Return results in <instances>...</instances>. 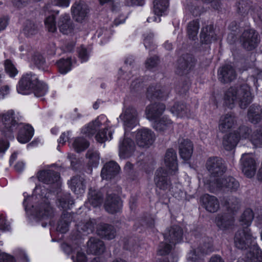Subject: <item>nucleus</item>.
Here are the masks:
<instances>
[{
    "label": "nucleus",
    "instance_id": "33",
    "mask_svg": "<svg viewBox=\"0 0 262 262\" xmlns=\"http://www.w3.org/2000/svg\"><path fill=\"white\" fill-rule=\"evenodd\" d=\"M168 7V0H155L154 2L153 11L158 16L165 14Z\"/></svg>",
    "mask_w": 262,
    "mask_h": 262
},
{
    "label": "nucleus",
    "instance_id": "61",
    "mask_svg": "<svg viewBox=\"0 0 262 262\" xmlns=\"http://www.w3.org/2000/svg\"><path fill=\"white\" fill-rule=\"evenodd\" d=\"M8 148L7 142L0 140V153L4 152Z\"/></svg>",
    "mask_w": 262,
    "mask_h": 262
},
{
    "label": "nucleus",
    "instance_id": "64",
    "mask_svg": "<svg viewBox=\"0 0 262 262\" xmlns=\"http://www.w3.org/2000/svg\"><path fill=\"white\" fill-rule=\"evenodd\" d=\"M143 0H130L127 2V5H142Z\"/></svg>",
    "mask_w": 262,
    "mask_h": 262
},
{
    "label": "nucleus",
    "instance_id": "23",
    "mask_svg": "<svg viewBox=\"0 0 262 262\" xmlns=\"http://www.w3.org/2000/svg\"><path fill=\"white\" fill-rule=\"evenodd\" d=\"M236 76L234 69L231 64H226L218 70L219 80L222 82H228L233 80Z\"/></svg>",
    "mask_w": 262,
    "mask_h": 262
},
{
    "label": "nucleus",
    "instance_id": "27",
    "mask_svg": "<svg viewBox=\"0 0 262 262\" xmlns=\"http://www.w3.org/2000/svg\"><path fill=\"white\" fill-rule=\"evenodd\" d=\"M85 184V180L80 176H76L72 178L69 183L71 190L77 194H81L84 193L86 188Z\"/></svg>",
    "mask_w": 262,
    "mask_h": 262
},
{
    "label": "nucleus",
    "instance_id": "16",
    "mask_svg": "<svg viewBox=\"0 0 262 262\" xmlns=\"http://www.w3.org/2000/svg\"><path fill=\"white\" fill-rule=\"evenodd\" d=\"M242 170L244 174L251 178L254 176L256 171V163L252 154H243L241 158Z\"/></svg>",
    "mask_w": 262,
    "mask_h": 262
},
{
    "label": "nucleus",
    "instance_id": "38",
    "mask_svg": "<svg viewBox=\"0 0 262 262\" xmlns=\"http://www.w3.org/2000/svg\"><path fill=\"white\" fill-rule=\"evenodd\" d=\"M34 86V88L31 90V93H33L37 97L45 96L48 92L47 85L42 82L39 81V80L37 84Z\"/></svg>",
    "mask_w": 262,
    "mask_h": 262
},
{
    "label": "nucleus",
    "instance_id": "29",
    "mask_svg": "<svg viewBox=\"0 0 262 262\" xmlns=\"http://www.w3.org/2000/svg\"><path fill=\"white\" fill-rule=\"evenodd\" d=\"M180 155L182 159L188 160L191 157L193 151L192 142L188 139H184L179 146Z\"/></svg>",
    "mask_w": 262,
    "mask_h": 262
},
{
    "label": "nucleus",
    "instance_id": "20",
    "mask_svg": "<svg viewBox=\"0 0 262 262\" xmlns=\"http://www.w3.org/2000/svg\"><path fill=\"white\" fill-rule=\"evenodd\" d=\"M201 202L205 209L210 212H215L220 207L218 199L213 195L205 194L201 198Z\"/></svg>",
    "mask_w": 262,
    "mask_h": 262
},
{
    "label": "nucleus",
    "instance_id": "57",
    "mask_svg": "<svg viewBox=\"0 0 262 262\" xmlns=\"http://www.w3.org/2000/svg\"><path fill=\"white\" fill-rule=\"evenodd\" d=\"M69 222L65 221L63 224H62V222L59 223L57 229L61 233H65L68 230Z\"/></svg>",
    "mask_w": 262,
    "mask_h": 262
},
{
    "label": "nucleus",
    "instance_id": "2",
    "mask_svg": "<svg viewBox=\"0 0 262 262\" xmlns=\"http://www.w3.org/2000/svg\"><path fill=\"white\" fill-rule=\"evenodd\" d=\"M47 192L46 189L36 187L32 195L26 198L25 193H24L23 204L28 213L41 220L51 219L53 216V209L47 199L50 193L49 192L47 195Z\"/></svg>",
    "mask_w": 262,
    "mask_h": 262
},
{
    "label": "nucleus",
    "instance_id": "18",
    "mask_svg": "<svg viewBox=\"0 0 262 262\" xmlns=\"http://www.w3.org/2000/svg\"><path fill=\"white\" fill-rule=\"evenodd\" d=\"M235 117L232 114H227L221 117L219 122V129L222 133L230 132L236 125Z\"/></svg>",
    "mask_w": 262,
    "mask_h": 262
},
{
    "label": "nucleus",
    "instance_id": "31",
    "mask_svg": "<svg viewBox=\"0 0 262 262\" xmlns=\"http://www.w3.org/2000/svg\"><path fill=\"white\" fill-rule=\"evenodd\" d=\"M201 40L204 43H210L216 40L217 37L211 26L203 28L201 31Z\"/></svg>",
    "mask_w": 262,
    "mask_h": 262
},
{
    "label": "nucleus",
    "instance_id": "53",
    "mask_svg": "<svg viewBox=\"0 0 262 262\" xmlns=\"http://www.w3.org/2000/svg\"><path fill=\"white\" fill-rule=\"evenodd\" d=\"M73 258L74 262H86L85 254L80 251H77L76 257Z\"/></svg>",
    "mask_w": 262,
    "mask_h": 262
},
{
    "label": "nucleus",
    "instance_id": "39",
    "mask_svg": "<svg viewBox=\"0 0 262 262\" xmlns=\"http://www.w3.org/2000/svg\"><path fill=\"white\" fill-rule=\"evenodd\" d=\"M88 164L92 167H96L99 163L100 156L97 151L89 150L86 154Z\"/></svg>",
    "mask_w": 262,
    "mask_h": 262
},
{
    "label": "nucleus",
    "instance_id": "56",
    "mask_svg": "<svg viewBox=\"0 0 262 262\" xmlns=\"http://www.w3.org/2000/svg\"><path fill=\"white\" fill-rule=\"evenodd\" d=\"M10 92V87L8 85H4L0 87V99L4 98Z\"/></svg>",
    "mask_w": 262,
    "mask_h": 262
},
{
    "label": "nucleus",
    "instance_id": "54",
    "mask_svg": "<svg viewBox=\"0 0 262 262\" xmlns=\"http://www.w3.org/2000/svg\"><path fill=\"white\" fill-rule=\"evenodd\" d=\"M0 262H15L14 258L10 255L2 253L0 251Z\"/></svg>",
    "mask_w": 262,
    "mask_h": 262
},
{
    "label": "nucleus",
    "instance_id": "24",
    "mask_svg": "<svg viewBox=\"0 0 262 262\" xmlns=\"http://www.w3.org/2000/svg\"><path fill=\"white\" fill-rule=\"evenodd\" d=\"M122 206V203L120 198L116 195H108L104 204V207L106 211L111 213H114L119 211Z\"/></svg>",
    "mask_w": 262,
    "mask_h": 262
},
{
    "label": "nucleus",
    "instance_id": "48",
    "mask_svg": "<svg viewBox=\"0 0 262 262\" xmlns=\"http://www.w3.org/2000/svg\"><path fill=\"white\" fill-rule=\"evenodd\" d=\"M6 72L10 77H14L17 74L18 71L10 60H6L5 62Z\"/></svg>",
    "mask_w": 262,
    "mask_h": 262
},
{
    "label": "nucleus",
    "instance_id": "32",
    "mask_svg": "<svg viewBox=\"0 0 262 262\" xmlns=\"http://www.w3.org/2000/svg\"><path fill=\"white\" fill-rule=\"evenodd\" d=\"M98 235L107 239H111L115 237L116 231L114 227L106 224L99 225L97 230Z\"/></svg>",
    "mask_w": 262,
    "mask_h": 262
},
{
    "label": "nucleus",
    "instance_id": "40",
    "mask_svg": "<svg viewBox=\"0 0 262 262\" xmlns=\"http://www.w3.org/2000/svg\"><path fill=\"white\" fill-rule=\"evenodd\" d=\"M147 97L151 99H154L155 98L165 99L167 97V94L161 89L151 87L147 90Z\"/></svg>",
    "mask_w": 262,
    "mask_h": 262
},
{
    "label": "nucleus",
    "instance_id": "11",
    "mask_svg": "<svg viewBox=\"0 0 262 262\" xmlns=\"http://www.w3.org/2000/svg\"><path fill=\"white\" fill-rule=\"evenodd\" d=\"M38 78L37 75L29 73L24 74L19 80L17 86L18 93L28 95L31 93V90L37 84Z\"/></svg>",
    "mask_w": 262,
    "mask_h": 262
},
{
    "label": "nucleus",
    "instance_id": "43",
    "mask_svg": "<svg viewBox=\"0 0 262 262\" xmlns=\"http://www.w3.org/2000/svg\"><path fill=\"white\" fill-rule=\"evenodd\" d=\"M89 146V142L82 138H77L75 139L73 146L77 152H80L87 148Z\"/></svg>",
    "mask_w": 262,
    "mask_h": 262
},
{
    "label": "nucleus",
    "instance_id": "9",
    "mask_svg": "<svg viewBox=\"0 0 262 262\" xmlns=\"http://www.w3.org/2000/svg\"><path fill=\"white\" fill-rule=\"evenodd\" d=\"M236 7L238 14L242 16H251L254 18L257 17L262 20V8H259L246 0L239 1Z\"/></svg>",
    "mask_w": 262,
    "mask_h": 262
},
{
    "label": "nucleus",
    "instance_id": "44",
    "mask_svg": "<svg viewBox=\"0 0 262 262\" xmlns=\"http://www.w3.org/2000/svg\"><path fill=\"white\" fill-rule=\"evenodd\" d=\"M73 204V200L71 199L70 194L67 193L58 199V206L63 209H69Z\"/></svg>",
    "mask_w": 262,
    "mask_h": 262
},
{
    "label": "nucleus",
    "instance_id": "58",
    "mask_svg": "<svg viewBox=\"0 0 262 262\" xmlns=\"http://www.w3.org/2000/svg\"><path fill=\"white\" fill-rule=\"evenodd\" d=\"M152 37L153 34L152 33H150L148 36L145 37L144 44L146 48L150 47V43L152 42Z\"/></svg>",
    "mask_w": 262,
    "mask_h": 262
},
{
    "label": "nucleus",
    "instance_id": "37",
    "mask_svg": "<svg viewBox=\"0 0 262 262\" xmlns=\"http://www.w3.org/2000/svg\"><path fill=\"white\" fill-rule=\"evenodd\" d=\"M260 110L258 106H251L249 110L248 117L249 120L253 123H257L261 119Z\"/></svg>",
    "mask_w": 262,
    "mask_h": 262
},
{
    "label": "nucleus",
    "instance_id": "34",
    "mask_svg": "<svg viewBox=\"0 0 262 262\" xmlns=\"http://www.w3.org/2000/svg\"><path fill=\"white\" fill-rule=\"evenodd\" d=\"M58 14L59 11L54 12H48L49 15H47L45 19V25L47 29L49 32H54L56 30V25L55 21V16L54 13Z\"/></svg>",
    "mask_w": 262,
    "mask_h": 262
},
{
    "label": "nucleus",
    "instance_id": "55",
    "mask_svg": "<svg viewBox=\"0 0 262 262\" xmlns=\"http://www.w3.org/2000/svg\"><path fill=\"white\" fill-rule=\"evenodd\" d=\"M9 229V224L7 222L5 216H0V230H8Z\"/></svg>",
    "mask_w": 262,
    "mask_h": 262
},
{
    "label": "nucleus",
    "instance_id": "26",
    "mask_svg": "<svg viewBox=\"0 0 262 262\" xmlns=\"http://www.w3.org/2000/svg\"><path fill=\"white\" fill-rule=\"evenodd\" d=\"M120 170L119 166L114 161L109 162L105 164L101 170L102 179H110L117 174Z\"/></svg>",
    "mask_w": 262,
    "mask_h": 262
},
{
    "label": "nucleus",
    "instance_id": "36",
    "mask_svg": "<svg viewBox=\"0 0 262 262\" xmlns=\"http://www.w3.org/2000/svg\"><path fill=\"white\" fill-rule=\"evenodd\" d=\"M102 203V195L100 193L93 191L90 190L89 193L88 201L86 203L88 205L90 203L94 207H97L99 206Z\"/></svg>",
    "mask_w": 262,
    "mask_h": 262
},
{
    "label": "nucleus",
    "instance_id": "1",
    "mask_svg": "<svg viewBox=\"0 0 262 262\" xmlns=\"http://www.w3.org/2000/svg\"><path fill=\"white\" fill-rule=\"evenodd\" d=\"M206 167L211 177L210 180L205 182V186L211 192L226 188L234 190L239 187L238 182L234 178L231 177H222L226 168L221 158H210L207 162Z\"/></svg>",
    "mask_w": 262,
    "mask_h": 262
},
{
    "label": "nucleus",
    "instance_id": "52",
    "mask_svg": "<svg viewBox=\"0 0 262 262\" xmlns=\"http://www.w3.org/2000/svg\"><path fill=\"white\" fill-rule=\"evenodd\" d=\"M54 5L61 7H68L70 5V0H53Z\"/></svg>",
    "mask_w": 262,
    "mask_h": 262
},
{
    "label": "nucleus",
    "instance_id": "14",
    "mask_svg": "<svg viewBox=\"0 0 262 262\" xmlns=\"http://www.w3.org/2000/svg\"><path fill=\"white\" fill-rule=\"evenodd\" d=\"M134 137L137 144L144 148L150 147L156 138L155 133L147 128L138 130L134 133Z\"/></svg>",
    "mask_w": 262,
    "mask_h": 262
},
{
    "label": "nucleus",
    "instance_id": "42",
    "mask_svg": "<svg viewBox=\"0 0 262 262\" xmlns=\"http://www.w3.org/2000/svg\"><path fill=\"white\" fill-rule=\"evenodd\" d=\"M30 62L39 69L45 70L46 69L45 59L42 55L38 53H35L32 56Z\"/></svg>",
    "mask_w": 262,
    "mask_h": 262
},
{
    "label": "nucleus",
    "instance_id": "15",
    "mask_svg": "<svg viewBox=\"0 0 262 262\" xmlns=\"http://www.w3.org/2000/svg\"><path fill=\"white\" fill-rule=\"evenodd\" d=\"M119 118L124 123L125 130L126 128L134 127L138 123L137 111L133 107L124 110Z\"/></svg>",
    "mask_w": 262,
    "mask_h": 262
},
{
    "label": "nucleus",
    "instance_id": "60",
    "mask_svg": "<svg viewBox=\"0 0 262 262\" xmlns=\"http://www.w3.org/2000/svg\"><path fill=\"white\" fill-rule=\"evenodd\" d=\"M8 25V19L7 17L0 18V31L4 30Z\"/></svg>",
    "mask_w": 262,
    "mask_h": 262
},
{
    "label": "nucleus",
    "instance_id": "63",
    "mask_svg": "<svg viewBox=\"0 0 262 262\" xmlns=\"http://www.w3.org/2000/svg\"><path fill=\"white\" fill-rule=\"evenodd\" d=\"M75 45V43L74 41L67 42L65 44V49L67 51H71L73 49Z\"/></svg>",
    "mask_w": 262,
    "mask_h": 262
},
{
    "label": "nucleus",
    "instance_id": "45",
    "mask_svg": "<svg viewBox=\"0 0 262 262\" xmlns=\"http://www.w3.org/2000/svg\"><path fill=\"white\" fill-rule=\"evenodd\" d=\"M95 220H90L85 223H81L78 225V230L79 232L82 231L86 234H89L93 231L94 229Z\"/></svg>",
    "mask_w": 262,
    "mask_h": 262
},
{
    "label": "nucleus",
    "instance_id": "62",
    "mask_svg": "<svg viewBox=\"0 0 262 262\" xmlns=\"http://www.w3.org/2000/svg\"><path fill=\"white\" fill-rule=\"evenodd\" d=\"M25 168V164L23 162H18L15 165V169L17 171H21Z\"/></svg>",
    "mask_w": 262,
    "mask_h": 262
},
{
    "label": "nucleus",
    "instance_id": "3",
    "mask_svg": "<svg viewBox=\"0 0 262 262\" xmlns=\"http://www.w3.org/2000/svg\"><path fill=\"white\" fill-rule=\"evenodd\" d=\"M165 170L159 168L156 172L155 182L157 186L161 189L167 190L170 188V182L167 179L168 173L175 174L178 170L177 157L176 151L172 149L166 151L164 157Z\"/></svg>",
    "mask_w": 262,
    "mask_h": 262
},
{
    "label": "nucleus",
    "instance_id": "4",
    "mask_svg": "<svg viewBox=\"0 0 262 262\" xmlns=\"http://www.w3.org/2000/svg\"><path fill=\"white\" fill-rule=\"evenodd\" d=\"M98 132L96 135V140L100 143L112 139L114 130L110 125V121L104 115H101L94 121L82 128L81 132L88 136H91Z\"/></svg>",
    "mask_w": 262,
    "mask_h": 262
},
{
    "label": "nucleus",
    "instance_id": "47",
    "mask_svg": "<svg viewBox=\"0 0 262 262\" xmlns=\"http://www.w3.org/2000/svg\"><path fill=\"white\" fill-rule=\"evenodd\" d=\"M24 32L26 35L29 36L36 33L37 28L33 23L27 20L24 26Z\"/></svg>",
    "mask_w": 262,
    "mask_h": 262
},
{
    "label": "nucleus",
    "instance_id": "5",
    "mask_svg": "<svg viewBox=\"0 0 262 262\" xmlns=\"http://www.w3.org/2000/svg\"><path fill=\"white\" fill-rule=\"evenodd\" d=\"M252 100L250 88L245 83L230 87L225 92L224 96L226 105L230 107L232 105L238 103L241 108H245Z\"/></svg>",
    "mask_w": 262,
    "mask_h": 262
},
{
    "label": "nucleus",
    "instance_id": "10",
    "mask_svg": "<svg viewBox=\"0 0 262 262\" xmlns=\"http://www.w3.org/2000/svg\"><path fill=\"white\" fill-rule=\"evenodd\" d=\"M250 132V129L246 126L240 127L236 132L230 133L224 137L223 145L227 150H231L237 144L241 139L247 138Z\"/></svg>",
    "mask_w": 262,
    "mask_h": 262
},
{
    "label": "nucleus",
    "instance_id": "35",
    "mask_svg": "<svg viewBox=\"0 0 262 262\" xmlns=\"http://www.w3.org/2000/svg\"><path fill=\"white\" fill-rule=\"evenodd\" d=\"M72 62L71 58L61 59L57 62V66L59 72L65 74L71 70Z\"/></svg>",
    "mask_w": 262,
    "mask_h": 262
},
{
    "label": "nucleus",
    "instance_id": "8",
    "mask_svg": "<svg viewBox=\"0 0 262 262\" xmlns=\"http://www.w3.org/2000/svg\"><path fill=\"white\" fill-rule=\"evenodd\" d=\"M183 232L178 226H173L167 229L164 233V241L161 243L158 253L164 255L169 253L173 246L182 240Z\"/></svg>",
    "mask_w": 262,
    "mask_h": 262
},
{
    "label": "nucleus",
    "instance_id": "50",
    "mask_svg": "<svg viewBox=\"0 0 262 262\" xmlns=\"http://www.w3.org/2000/svg\"><path fill=\"white\" fill-rule=\"evenodd\" d=\"M79 57L81 62L86 61L89 57V54L86 48L83 46H81L78 50Z\"/></svg>",
    "mask_w": 262,
    "mask_h": 262
},
{
    "label": "nucleus",
    "instance_id": "30",
    "mask_svg": "<svg viewBox=\"0 0 262 262\" xmlns=\"http://www.w3.org/2000/svg\"><path fill=\"white\" fill-rule=\"evenodd\" d=\"M87 245L89 252L94 254L103 253L105 249L103 242L96 238H91Z\"/></svg>",
    "mask_w": 262,
    "mask_h": 262
},
{
    "label": "nucleus",
    "instance_id": "6",
    "mask_svg": "<svg viewBox=\"0 0 262 262\" xmlns=\"http://www.w3.org/2000/svg\"><path fill=\"white\" fill-rule=\"evenodd\" d=\"M165 110V106L162 103H154L149 105L146 109V118L150 121H154L153 127L158 131L169 133L173 129L172 121L167 117H163L159 120L157 119L161 116Z\"/></svg>",
    "mask_w": 262,
    "mask_h": 262
},
{
    "label": "nucleus",
    "instance_id": "19",
    "mask_svg": "<svg viewBox=\"0 0 262 262\" xmlns=\"http://www.w3.org/2000/svg\"><path fill=\"white\" fill-rule=\"evenodd\" d=\"M17 129H19V133L17 139L20 143L28 142L34 135V129L30 125L19 123L18 125Z\"/></svg>",
    "mask_w": 262,
    "mask_h": 262
},
{
    "label": "nucleus",
    "instance_id": "12",
    "mask_svg": "<svg viewBox=\"0 0 262 262\" xmlns=\"http://www.w3.org/2000/svg\"><path fill=\"white\" fill-rule=\"evenodd\" d=\"M20 116L18 113L15 114L14 112L11 110L8 111L2 115H0V129L4 131L5 129L10 132H14L17 129L18 125L19 124L18 121Z\"/></svg>",
    "mask_w": 262,
    "mask_h": 262
},
{
    "label": "nucleus",
    "instance_id": "21",
    "mask_svg": "<svg viewBox=\"0 0 262 262\" xmlns=\"http://www.w3.org/2000/svg\"><path fill=\"white\" fill-rule=\"evenodd\" d=\"M71 9L74 19L78 22L83 21L88 13L87 5L82 2L75 3Z\"/></svg>",
    "mask_w": 262,
    "mask_h": 262
},
{
    "label": "nucleus",
    "instance_id": "28",
    "mask_svg": "<svg viewBox=\"0 0 262 262\" xmlns=\"http://www.w3.org/2000/svg\"><path fill=\"white\" fill-rule=\"evenodd\" d=\"M134 149V142L128 138H125L119 144L120 157L122 158H127L130 155Z\"/></svg>",
    "mask_w": 262,
    "mask_h": 262
},
{
    "label": "nucleus",
    "instance_id": "13",
    "mask_svg": "<svg viewBox=\"0 0 262 262\" xmlns=\"http://www.w3.org/2000/svg\"><path fill=\"white\" fill-rule=\"evenodd\" d=\"M240 41L244 48L248 50H252L258 46L260 42V38L255 30L249 28L243 32Z\"/></svg>",
    "mask_w": 262,
    "mask_h": 262
},
{
    "label": "nucleus",
    "instance_id": "59",
    "mask_svg": "<svg viewBox=\"0 0 262 262\" xmlns=\"http://www.w3.org/2000/svg\"><path fill=\"white\" fill-rule=\"evenodd\" d=\"M69 132L63 133L58 140V142L59 143L63 144L64 143L69 139Z\"/></svg>",
    "mask_w": 262,
    "mask_h": 262
},
{
    "label": "nucleus",
    "instance_id": "46",
    "mask_svg": "<svg viewBox=\"0 0 262 262\" xmlns=\"http://www.w3.org/2000/svg\"><path fill=\"white\" fill-rule=\"evenodd\" d=\"M216 225L221 229H225L232 224V221L225 216L219 215L215 219Z\"/></svg>",
    "mask_w": 262,
    "mask_h": 262
},
{
    "label": "nucleus",
    "instance_id": "7",
    "mask_svg": "<svg viewBox=\"0 0 262 262\" xmlns=\"http://www.w3.org/2000/svg\"><path fill=\"white\" fill-rule=\"evenodd\" d=\"M253 217V211L250 209L245 210L241 217V225L246 226V228L238 230L235 234V245L238 249L246 248L249 245L254 243L255 238L252 236L250 229L248 228L251 225Z\"/></svg>",
    "mask_w": 262,
    "mask_h": 262
},
{
    "label": "nucleus",
    "instance_id": "51",
    "mask_svg": "<svg viewBox=\"0 0 262 262\" xmlns=\"http://www.w3.org/2000/svg\"><path fill=\"white\" fill-rule=\"evenodd\" d=\"M158 63V57L154 56L147 59L145 62L146 67L148 69H151L155 67Z\"/></svg>",
    "mask_w": 262,
    "mask_h": 262
},
{
    "label": "nucleus",
    "instance_id": "25",
    "mask_svg": "<svg viewBox=\"0 0 262 262\" xmlns=\"http://www.w3.org/2000/svg\"><path fill=\"white\" fill-rule=\"evenodd\" d=\"M170 112L178 118H189L191 115L189 107L184 103H175L170 108Z\"/></svg>",
    "mask_w": 262,
    "mask_h": 262
},
{
    "label": "nucleus",
    "instance_id": "41",
    "mask_svg": "<svg viewBox=\"0 0 262 262\" xmlns=\"http://www.w3.org/2000/svg\"><path fill=\"white\" fill-rule=\"evenodd\" d=\"M199 22L197 20L190 22L187 27V33L189 37L194 40L198 33Z\"/></svg>",
    "mask_w": 262,
    "mask_h": 262
},
{
    "label": "nucleus",
    "instance_id": "49",
    "mask_svg": "<svg viewBox=\"0 0 262 262\" xmlns=\"http://www.w3.org/2000/svg\"><path fill=\"white\" fill-rule=\"evenodd\" d=\"M251 142L256 147L262 146V131L260 130L258 132L255 133L252 135L251 138Z\"/></svg>",
    "mask_w": 262,
    "mask_h": 262
},
{
    "label": "nucleus",
    "instance_id": "17",
    "mask_svg": "<svg viewBox=\"0 0 262 262\" xmlns=\"http://www.w3.org/2000/svg\"><path fill=\"white\" fill-rule=\"evenodd\" d=\"M38 178L40 181L46 184H54L56 186H59L60 184L59 173L52 169L40 171L38 173Z\"/></svg>",
    "mask_w": 262,
    "mask_h": 262
},
{
    "label": "nucleus",
    "instance_id": "22",
    "mask_svg": "<svg viewBox=\"0 0 262 262\" xmlns=\"http://www.w3.org/2000/svg\"><path fill=\"white\" fill-rule=\"evenodd\" d=\"M57 25L59 31L64 34H71L74 32V26L68 14L61 15L58 18Z\"/></svg>",
    "mask_w": 262,
    "mask_h": 262
}]
</instances>
